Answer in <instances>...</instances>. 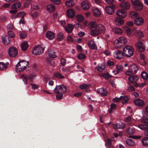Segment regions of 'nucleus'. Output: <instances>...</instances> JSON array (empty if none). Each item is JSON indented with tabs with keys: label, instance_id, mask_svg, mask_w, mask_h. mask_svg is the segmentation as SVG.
<instances>
[{
	"label": "nucleus",
	"instance_id": "1",
	"mask_svg": "<svg viewBox=\"0 0 148 148\" xmlns=\"http://www.w3.org/2000/svg\"><path fill=\"white\" fill-rule=\"evenodd\" d=\"M88 25L92 29L90 33L92 36H96L105 32L106 27L102 24H97L95 21H92L89 23Z\"/></svg>",
	"mask_w": 148,
	"mask_h": 148
},
{
	"label": "nucleus",
	"instance_id": "2",
	"mask_svg": "<svg viewBox=\"0 0 148 148\" xmlns=\"http://www.w3.org/2000/svg\"><path fill=\"white\" fill-rule=\"evenodd\" d=\"M54 93L56 94V98L59 100L62 99L63 94L65 93L67 91V88L66 86L63 85L57 86L54 89Z\"/></svg>",
	"mask_w": 148,
	"mask_h": 148
},
{
	"label": "nucleus",
	"instance_id": "3",
	"mask_svg": "<svg viewBox=\"0 0 148 148\" xmlns=\"http://www.w3.org/2000/svg\"><path fill=\"white\" fill-rule=\"evenodd\" d=\"M28 65V61L24 60H21L16 65V71L17 72L23 71L27 68Z\"/></svg>",
	"mask_w": 148,
	"mask_h": 148
},
{
	"label": "nucleus",
	"instance_id": "4",
	"mask_svg": "<svg viewBox=\"0 0 148 148\" xmlns=\"http://www.w3.org/2000/svg\"><path fill=\"white\" fill-rule=\"evenodd\" d=\"M127 42V39L123 36L120 37L116 38L114 41V46L116 49L121 48Z\"/></svg>",
	"mask_w": 148,
	"mask_h": 148
},
{
	"label": "nucleus",
	"instance_id": "5",
	"mask_svg": "<svg viewBox=\"0 0 148 148\" xmlns=\"http://www.w3.org/2000/svg\"><path fill=\"white\" fill-rule=\"evenodd\" d=\"M123 52L125 56L127 58H130L133 55L134 49L132 46L127 45L123 48Z\"/></svg>",
	"mask_w": 148,
	"mask_h": 148
},
{
	"label": "nucleus",
	"instance_id": "6",
	"mask_svg": "<svg viewBox=\"0 0 148 148\" xmlns=\"http://www.w3.org/2000/svg\"><path fill=\"white\" fill-rule=\"evenodd\" d=\"M44 48L40 45H37L32 50V53L34 55H39L41 54L43 51Z\"/></svg>",
	"mask_w": 148,
	"mask_h": 148
},
{
	"label": "nucleus",
	"instance_id": "7",
	"mask_svg": "<svg viewBox=\"0 0 148 148\" xmlns=\"http://www.w3.org/2000/svg\"><path fill=\"white\" fill-rule=\"evenodd\" d=\"M136 49L140 52L144 51L145 49V47L144 44L141 41H138L135 44Z\"/></svg>",
	"mask_w": 148,
	"mask_h": 148
},
{
	"label": "nucleus",
	"instance_id": "8",
	"mask_svg": "<svg viewBox=\"0 0 148 148\" xmlns=\"http://www.w3.org/2000/svg\"><path fill=\"white\" fill-rule=\"evenodd\" d=\"M8 53L10 57H14L17 55L18 51L16 48L14 47H11L9 49Z\"/></svg>",
	"mask_w": 148,
	"mask_h": 148
},
{
	"label": "nucleus",
	"instance_id": "9",
	"mask_svg": "<svg viewBox=\"0 0 148 148\" xmlns=\"http://www.w3.org/2000/svg\"><path fill=\"white\" fill-rule=\"evenodd\" d=\"M124 68V67L121 64H117L116 66L115 70L113 71L112 72L114 75H116L123 71Z\"/></svg>",
	"mask_w": 148,
	"mask_h": 148
},
{
	"label": "nucleus",
	"instance_id": "10",
	"mask_svg": "<svg viewBox=\"0 0 148 148\" xmlns=\"http://www.w3.org/2000/svg\"><path fill=\"white\" fill-rule=\"evenodd\" d=\"M114 57L116 58L121 60L124 57V54L121 51L118 50L114 52L113 53Z\"/></svg>",
	"mask_w": 148,
	"mask_h": 148
},
{
	"label": "nucleus",
	"instance_id": "11",
	"mask_svg": "<svg viewBox=\"0 0 148 148\" xmlns=\"http://www.w3.org/2000/svg\"><path fill=\"white\" fill-rule=\"evenodd\" d=\"M134 22L135 24L138 26H141L144 23V20L142 18L139 16L135 18Z\"/></svg>",
	"mask_w": 148,
	"mask_h": 148
},
{
	"label": "nucleus",
	"instance_id": "12",
	"mask_svg": "<svg viewBox=\"0 0 148 148\" xmlns=\"http://www.w3.org/2000/svg\"><path fill=\"white\" fill-rule=\"evenodd\" d=\"M116 14L118 16L122 18L125 17L127 15L126 11L122 9L118 10L116 12Z\"/></svg>",
	"mask_w": 148,
	"mask_h": 148
},
{
	"label": "nucleus",
	"instance_id": "13",
	"mask_svg": "<svg viewBox=\"0 0 148 148\" xmlns=\"http://www.w3.org/2000/svg\"><path fill=\"white\" fill-rule=\"evenodd\" d=\"M90 4L88 1H84L82 3L81 7L84 10H88L90 8Z\"/></svg>",
	"mask_w": 148,
	"mask_h": 148
},
{
	"label": "nucleus",
	"instance_id": "14",
	"mask_svg": "<svg viewBox=\"0 0 148 148\" xmlns=\"http://www.w3.org/2000/svg\"><path fill=\"white\" fill-rule=\"evenodd\" d=\"M114 22L115 24L118 26H121L123 25L124 23L123 19L118 17H116L114 18Z\"/></svg>",
	"mask_w": 148,
	"mask_h": 148
},
{
	"label": "nucleus",
	"instance_id": "15",
	"mask_svg": "<svg viewBox=\"0 0 148 148\" xmlns=\"http://www.w3.org/2000/svg\"><path fill=\"white\" fill-rule=\"evenodd\" d=\"M75 26V25H72L71 23L67 24L66 26L64 27L66 31L68 33H71L73 31Z\"/></svg>",
	"mask_w": 148,
	"mask_h": 148
},
{
	"label": "nucleus",
	"instance_id": "16",
	"mask_svg": "<svg viewBox=\"0 0 148 148\" xmlns=\"http://www.w3.org/2000/svg\"><path fill=\"white\" fill-rule=\"evenodd\" d=\"M97 92L103 96H106L108 94L107 90L103 88L98 89L97 90Z\"/></svg>",
	"mask_w": 148,
	"mask_h": 148
},
{
	"label": "nucleus",
	"instance_id": "17",
	"mask_svg": "<svg viewBox=\"0 0 148 148\" xmlns=\"http://www.w3.org/2000/svg\"><path fill=\"white\" fill-rule=\"evenodd\" d=\"M134 103L139 107H143L145 106V103L142 99H137L134 100Z\"/></svg>",
	"mask_w": 148,
	"mask_h": 148
},
{
	"label": "nucleus",
	"instance_id": "18",
	"mask_svg": "<svg viewBox=\"0 0 148 148\" xmlns=\"http://www.w3.org/2000/svg\"><path fill=\"white\" fill-rule=\"evenodd\" d=\"M87 44L89 47L92 49H95L97 48L95 41L92 40H89Z\"/></svg>",
	"mask_w": 148,
	"mask_h": 148
},
{
	"label": "nucleus",
	"instance_id": "19",
	"mask_svg": "<svg viewBox=\"0 0 148 148\" xmlns=\"http://www.w3.org/2000/svg\"><path fill=\"white\" fill-rule=\"evenodd\" d=\"M139 79V77L136 75H132L130 76L128 79L129 82L132 83H136Z\"/></svg>",
	"mask_w": 148,
	"mask_h": 148
},
{
	"label": "nucleus",
	"instance_id": "20",
	"mask_svg": "<svg viewBox=\"0 0 148 148\" xmlns=\"http://www.w3.org/2000/svg\"><path fill=\"white\" fill-rule=\"evenodd\" d=\"M112 125L113 127L116 129H123L126 126L125 124L123 123L119 124H112Z\"/></svg>",
	"mask_w": 148,
	"mask_h": 148
},
{
	"label": "nucleus",
	"instance_id": "21",
	"mask_svg": "<svg viewBox=\"0 0 148 148\" xmlns=\"http://www.w3.org/2000/svg\"><path fill=\"white\" fill-rule=\"evenodd\" d=\"M129 69L133 74H136L138 70V67L136 64H134L131 65L129 66Z\"/></svg>",
	"mask_w": 148,
	"mask_h": 148
},
{
	"label": "nucleus",
	"instance_id": "22",
	"mask_svg": "<svg viewBox=\"0 0 148 148\" xmlns=\"http://www.w3.org/2000/svg\"><path fill=\"white\" fill-rule=\"evenodd\" d=\"M46 36L48 39L50 40H52L55 38V34L53 32L48 31L46 34Z\"/></svg>",
	"mask_w": 148,
	"mask_h": 148
},
{
	"label": "nucleus",
	"instance_id": "23",
	"mask_svg": "<svg viewBox=\"0 0 148 148\" xmlns=\"http://www.w3.org/2000/svg\"><path fill=\"white\" fill-rule=\"evenodd\" d=\"M106 68L103 63L99 64L95 68V69L99 72H102Z\"/></svg>",
	"mask_w": 148,
	"mask_h": 148
},
{
	"label": "nucleus",
	"instance_id": "24",
	"mask_svg": "<svg viewBox=\"0 0 148 148\" xmlns=\"http://www.w3.org/2000/svg\"><path fill=\"white\" fill-rule=\"evenodd\" d=\"M135 34L137 37L140 38H141L144 37L143 31L142 29L136 30L135 32Z\"/></svg>",
	"mask_w": 148,
	"mask_h": 148
},
{
	"label": "nucleus",
	"instance_id": "25",
	"mask_svg": "<svg viewBox=\"0 0 148 148\" xmlns=\"http://www.w3.org/2000/svg\"><path fill=\"white\" fill-rule=\"evenodd\" d=\"M67 16L70 18H72L75 16V13L74 10L71 9H68L66 11Z\"/></svg>",
	"mask_w": 148,
	"mask_h": 148
},
{
	"label": "nucleus",
	"instance_id": "26",
	"mask_svg": "<svg viewBox=\"0 0 148 148\" xmlns=\"http://www.w3.org/2000/svg\"><path fill=\"white\" fill-rule=\"evenodd\" d=\"M134 8L136 10L140 11L143 9V6L142 4L140 2L134 5Z\"/></svg>",
	"mask_w": 148,
	"mask_h": 148
},
{
	"label": "nucleus",
	"instance_id": "27",
	"mask_svg": "<svg viewBox=\"0 0 148 148\" xmlns=\"http://www.w3.org/2000/svg\"><path fill=\"white\" fill-rule=\"evenodd\" d=\"M126 132L128 134H133L135 133V129L133 127H129L127 128Z\"/></svg>",
	"mask_w": 148,
	"mask_h": 148
},
{
	"label": "nucleus",
	"instance_id": "28",
	"mask_svg": "<svg viewBox=\"0 0 148 148\" xmlns=\"http://www.w3.org/2000/svg\"><path fill=\"white\" fill-rule=\"evenodd\" d=\"M121 8H123L125 9H128L130 8V5L129 3L125 1L120 4Z\"/></svg>",
	"mask_w": 148,
	"mask_h": 148
},
{
	"label": "nucleus",
	"instance_id": "29",
	"mask_svg": "<svg viewBox=\"0 0 148 148\" xmlns=\"http://www.w3.org/2000/svg\"><path fill=\"white\" fill-rule=\"evenodd\" d=\"M1 40L3 43L8 45L10 43V40L7 36L3 35L1 37Z\"/></svg>",
	"mask_w": 148,
	"mask_h": 148
},
{
	"label": "nucleus",
	"instance_id": "30",
	"mask_svg": "<svg viewBox=\"0 0 148 148\" xmlns=\"http://www.w3.org/2000/svg\"><path fill=\"white\" fill-rule=\"evenodd\" d=\"M126 143L127 145L131 146L136 145V143L134 140L131 139H127L126 140Z\"/></svg>",
	"mask_w": 148,
	"mask_h": 148
},
{
	"label": "nucleus",
	"instance_id": "31",
	"mask_svg": "<svg viewBox=\"0 0 148 148\" xmlns=\"http://www.w3.org/2000/svg\"><path fill=\"white\" fill-rule=\"evenodd\" d=\"M48 55L49 57L52 58H55L56 57V53L53 49H51L49 51Z\"/></svg>",
	"mask_w": 148,
	"mask_h": 148
},
{
	"label": "nucleus",
	"instance_id": "32",
	"mask_svg": "<svg viewBox=\"0 0 148 148\" xmlns=\"http://www.w3.org/2000/svg\"><path fill=\"white\" fill-rule=\"evenodd\" d=\"M105 10L107 13L109 14H112L114 13V10L112 7L109 6H106L105 8Z\"/></svg>",
	"mask_w": 148,
	"mask_h": 148
},
{
	"label": "nucleus",
	"instance_id": "33",
	"mask_svg": "<svg viewBox=\"0 0 148 148\" xmlns=\"http://www.w3.org/2000/svg\"><path fill=\"white\" fill-rule=\"evenodd\" d=\"M55 7L53 4H50L47 7V10L51 12H53L55 10Z\"/></svg>",
	"mask_w": 148,
	"mask_h": 148
},
{
	"label": "nucleus",
	"instance_id": "34",
	"mask_svg": "<svg viewBox=\"0 0 148 148\" xmlns=\"http://www.w3.org/2000/svg\"><path fill=\"white\" fill-rule=\"evenodd\" d=\"M21 6V4L20 3H16L13 4L11 6V8L12 9H16Z\"/></svg>",
	"mask_w": 148,
	"mask_h": 148
},
{
	"label": "nucleus",
	"instance_id": "35",
	"mask_svg": "<svg viewBox=\"0 0 148 148\" xmlns=\"http://www.w3.org/2000/svg\"><path fill=\"white\" fill-rule=\"evenodd\" d=\"M112 30L115 33L119 35H120L122 33V29L118 27H115L112 29Z\"/></svg>",
	"mask_w": 148,
	"mask_h": 148
},
{
	"label": "nucleus",
	"instance_id": "36",
	"mask_svg": "<svg viewBox=\"0 0 148 148\" xmlns=\"http://www.w3.org/2000/svg\"><path fill=\"white\" fill-rule=\"evenodd\" d=\"M57 40L58 41H60L63 40L64 38V35L63 33L59 32L56 36Z\"/></svg>",
	"mask_w": 148,
	"mask_h": 148
},
{
	"label": "nucleus",
	"instance_id": "37",
	"mask_svg": "<svg viewBox=\"0 0 148 148\" xmlns=\"http://www.w3.org/2000/svg\"><path fill=\"white\" fill-rule=\"evenodd\" d=\"M123 28L128 35L129 36H132V31L130 28L126 26H124Z\"/></svg>",
	"mask_w": 148,
	"mask_h": 148
},
{
	"label": "nucleus",
	"instance_id": "38",
	"mask_svg": "<svg viewBox=\"0 0 148 148\" xmlns=\"http://www.w3.org/2000/svg\"><path fill=\"white\" fill-rule=\"evenodd\" d=\"M138 127L141 130H144L145 134V132L148 129V125L140 124L138 125Z\"/></svg>",
	"mask_w": 148,
	"mask_h": 148
},
{
	"label": "nucleus",
	"instance_id": "39",
	"mask_svg": "<svg viewBox=\"0 0 148 148\" xmlns=\"http://www.w3.org/2000/svg\"><path fill=\"white\" fill-rule=\"evenodd\" d=\"M130 15L132 18H136L139 16L138 14L136 12L132 11L130 13Z\"/></svg>",
	"mask_w": 148,
	"mask_h": 148
},
{
	"label": "nucleus",
	"instance_id": "40",
	"mask_svg": "<svg viewBox=\"0 0 148 148\" xmlns=\"http://www.w3.org/2000/svg\"><path fill=\"white\" fill-rule=\"evenodd\" d=\"M28 47V43L27 42H24L22 43L21 47L23 51H26Z\"/></svg>",
	"mask_w": 148,
	"mask_h": 148
},
{
	"label": "nucleus",
	"instance_id": "41",
	"mask_svg": "<svg viewBox=\"0 0 148 148\" xmlns=\"http://www.w3.org/2000/svg\"><path fill=\"white\" fill-rule=\"evenodd\" d=\"M93 14L94 16L97 17L99 16L101 14L100 12L97 8H95L93 10Z\"/></svg>",
	"mask_w": 148,
	"mask_h": 148
},
{
	"label": "nucleus",
	"instance_id": "42",
	"mask_svg": "<svg viewBox=\"0 0 148 148\" xmlns=\"http://www.w3.org/2000/svg\"><path fill=\"white\" fill-rule=\"evenodd\" d=\"M66 5L69 7H72L75 5L74 2L73 0H69L66 2Z\"/></svg>",
	"mask_w": 148,
	"mask_h": 148
},
{
	"label": "nucleus",
	"instance_id": "43",
	"mask_svg": "<svg viewBox=\"0 0 148 148\" xmlns=\"http://www.w3.org/2000/svg\"><path fill=\"white\" fill-rule=\"evenodd\" d=\"M141 76L142 78L144 79H146L148 78V74L147 72L145 71H143L141 74Z\"/></svg>",
	"mask_w": 148,
	"mask_h": 148
},
{
	"label": "nucleus",
	"instance_id": "44",
	"mask_svg": "<svg viewBox=\"0 0 148 148\" xmlns=\"http://www.w3.org/2000/svg\"><path fill=\"white\" fill-rule=\"evenodd\" d=\"M7 66L4 63L0 62V70H5L7 68Z\"/></svg>",
	"mask_w": 148,
	"mask_h": 148
},
{
	"label": "nucleus",
	"instance_id": "45",
	"mask_svg": "<svg viewBox=\"0 0 148 148\" xmlns=\"http://www.w3.org/2000/svg\"><path fill=\"white\" fill-rule=\"evenodd\" d=\"M116 105L114 103H112L110 105V108L109 110L110 113L114 112L116 109Z\"/></svg>",
	"mask_w": 148,
	"mask_h": 148
},
{
	"label": "nucleus",
	"instance_id": "46",
	"mask_svg": "<svg viewBox=\"0 0 148 148\" xmlns=\"http://www.w3.org/2000/svg\"><path fill=\"white\" fill-rule=\"evenodd\" d=\"M54 75L55 77L59 79H63L64 78V76L62 75L61 74L58 72L55 73Z\"/></svg>",
	"mask_w": 148,
	"mask_h": 148
},
{
	"label": "nucleus",
	"instance_id": "47",
	"mask_svg": "<svg viewBox=\"0 0 148 148\" xmlns=\"http://www.w3.org/2000/svg\"><path fill=\"white\" fill-rule=\"evenodd\" d=\"M142 142L143 145L147 146L148 145V137H146L143 138L142 140Z\"/></svg>",
	"mask_w": 148,
	"mask_h": 148
},
{
	"label": "nucleus",
	"instance_id": "48",
	"mask_svg": "<svg viewBox=\"0 0 148 148\" xmlns=\"http://www.w3.org/2000/svg\"><path fill=\"white\" fill-rule=\"evenodd\" d=\"M20 79H22L25 83H27V78L26 75L22 74L20 76Z\"/></svg>",
	"mask_w": 148,
	"mask_h": 148
},
{
	"label": "nucleus",
	"instance_id": "49",
	"mask_svg": "<svg viewBox=\"0 0 148 148\" xmlns=\"http://www.w3.org/2000/svg\"><path fill=\"white\" fill-rule=\"evenodd\" d=\"M36 77V75L34 73H32L29 75L28 78L29 80L32 81L35 79Z\"/></svg>",
	"mask_w": 148,
	"mask_h": 148
},
{
	"label": "nucleus",
	"instance_id": "50",
	"mask_svg": "<svg viewBox=\"0 0 148 148\" xmlns=\"http://www.w3.org/2000/svg\"><path fill=\"white\" fill-rule=\"evenodd\" d=\"M76 17L79 22H82L84 20V17L81 14H78L76 16Z\"/></svg>",
	"mask_w": 148,
	"mask_h": 148
},
{
	"label": "nucleus",
	"instance_id": "51",
	"mask_svg": "<svg viewBox=\"0 0 148 148\" xmlns=\"http://www.w3.org/2000/svg\"><path fill=\"white\" fill-rule=\"evenodd\" d=\"M114 140V138H113L112 140L109 139L108 140L106 143V145L107 147H109L111 145L112 141H113Z\"/></svg>",
	"mask_w": 148,
	"mask_h": 148
},
{
	"label": "nucleus",
	"instance_id": "52",
	"mask_svg": "<svg viewBox=\"0 0 148 148\" xmlns=\"http://www.w3.org/2000/svg\"><path fill=\"white\" fill-rule=\"evenodd\" d=\"M123 98V96H121L119 98L115 97L113 99V101L114 102H117L120 101Z\"/></svg>",
	"mask_w": 148,
	"mask_h": 148
},
{
	"label": "nucleus",
	"instance_id": "53",
	"mask_svg": "<svg viewBox=\"0 0 148 148\" xmlns=\"http://www.w3.org/2000/svg\"><path fill=\"white\" fill-rule=\"evenodd\" d=\"M123 100L122 103L123 104H125L127 103L129 100V97L127 96L123 97V98L122 99Z\"/></svg>",
	"mask_w": 148,
	"mask_h": 148
},
{
	"label": "nucleus",
	"instance_id": "54",
	"mask_svg": "<svg viewBox=\"0 0 148 148\" xmlns=\"http://www.w3.org/2000/svg\"><path fill=\"white\" fill-rule=\"evenodd\" d=\"M77 57L79 59L82 60L85 58L86 57V56L82 53H80L77 56Z\"/></svg>",
	"mask_w": 148,
	"mask_h": 148
},
{
	"label": "nucleus",
	"instance_id": "55",
	"mask_svg": "<svg viewBox=\"0 0 148 148\" xmlns=\"http://www.w3.org/2000/svg\"><path fill=\"white\" fill-rule=\"evenodd\" d=\"M129 86L128 87L127 90L129 92H132L135 90V89L133 86H132L130 85V84L129 83Z\"/></svg>",
	"mask_w": 148,
	"mask_h": 148
},
{
	"label": "nucleus",
	"instance_id": "56",
	"mask_svg": "<svg viewBox=\"0 0 148 148\" xmlns=\"http://www.w3.org/2000/svg\"><path fill=\"white\" fill-rule=\"evenodd\" d=\"M27 34L25 32H21L20 34V36L21 38H24L27 36Z\"/></svg>",
	"mask_w": 148,
	"mask_h": 148
},
{
	"label": "nucleus",
	"instance_id": "57",
	"mask_svg": "<svg viewBox=\"0 0 148 148\" xmlns=\"http://www.w3.org/2000/svg\"><path fill=\"white\" fill-rule=\"evenodd\" d=\"M8 36L11 37L13 38L15 36L14 34L12 31H8Z\"/></svg>",
	"mask_w": 148,
	"mask_h": 148
},
{
	"label": "nucleus",
	"instance_id": "58",
	"mask_svg": "<svg viewBox=\"0 0 148 148\" xmlns=\"http://www.w3.org/2000/svg\"><path fill=\"white\" fill-rule=\"evenodd\" d=\"M89 86L88 85L83 84L80 86V88L82 89H86L88 88Z\"/></svg>",
	"mask_w": 148,
	"mask_h": 148
},
{
	"label": "nucleus",
	"instance_id": "59",
	"mask_svg": "<svg viewBox=\"0 0 148 148\" xmlns=\"http://www.w3.org/2000/svg\"><path fill=\"white\" fill-rule=\"evenodd\" d=\"M11 4L8 3H5L2 6V7L3 8H8L10 7Z\"/></svg>",
	"mask_w": 148,
	"mask_h": 148
},
{
	"label": "nucleus",
	"instance_id": "60",
	"mask_svg": "<svg viewBox=\"0 0 148 148\" xmlns=\"http://www.w3.org/2000/svg\"><path fill=\"white\" fill-rule=\"evenodd\" d=\"M103 77L107 79H108L109 78H112V76L110 75L109 73H106L103 75Z\"/></svg>",
	"mask_w": 148,
	"mask_h": 148
},
{
	"label": "nucleus",
	"instance_id": "61",
	"mask_svg": "<svg viewBox=\"0 0 148 148\" xmlns=\"http://www.w3.org/2000/svg\"><path fill=\"white\" fill-rule=\"evenodd\" d=\"M129 137L133 139H138L140 138L141 137L140 136H130Z\"/></svg>",
	"mask_w": 148,
	"mask_h": 148
},
{
	"label": "nucleus",
	"instance_id": "62",
	"mask_svg": "<svg viewBox=\"0 0 148 148\" xmlns=\"http://www.w3.org/2000/svg\"><path fill=\"white\" fill-rule=\"evenodd\" d=\"M125 74L128 76H130L133 74V73L131 71L129 68V70L126 71L125 72Z\"/></svg>",
	"mask_w": 148,
	"mask_h": 148
},
{
	"label": "nucleus",
	"instance_id": "63",
	"mask_svg": "<svg viewBox=\"0 0 148 148\" xmlns=\"http://www.w3.org/2000/svg\"><path fill=\"white\" fill-rule=\"evenodd\" d=\"M7 28L8 29H14V27L13 25L11 23L8 24L7 26Z\"/></svg>",
	"mask_w": 148,
	"mask_h": 148
},
{
	"label": "nucleus",
	"instance_id": "64",
	"mask_svg": "<svg viewBox=\"0 0 148 148\" xmlns=\"http://www.w3.org/2000/svg\"><path fill=\"white\" fill-rule=\"evenodd\" d=\"M141 121L143 123L148 124V118L142 119Z\"/></svg>",
	"mask_w": 148,
	"mask_h": 148
}]
</instances>
